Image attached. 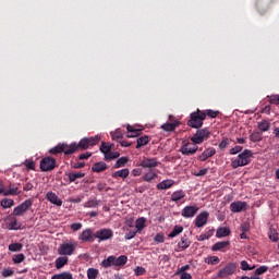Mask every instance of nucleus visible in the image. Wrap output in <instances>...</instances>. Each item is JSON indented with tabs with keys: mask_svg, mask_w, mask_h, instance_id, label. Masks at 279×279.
<instances>
[{
	"mask_svg": "<svg viewBox=\"0 0 279 279\" xmlns=\"http://www.w3.org/2000/svg\"><path fill=\"white\" fill-rule=\"evenodd\" d=\"M106 169H108V165L104 161L96 162L92 167V171H94V173H101L106 171Z\"/></svg>",
	"mask_w": 279,
	"mask_h": 279,
	"instance_id": "6ab92c4d",
	"label": "nucleus"
},
{
	"mask_svg": "<svg viewBox=\"0 0 279 279\" xmlns=\"http://www.w3.org/2000/svg\"><path fill=\"white\" fill-rule=\"evenodd\" d=\"M228 245H230L229 241L217 242L216 244L213 245L211 250L213 252H219L221 250H226Z\"/></svg>",
	"mask_w": 279,
	"mask_h": 279,
	"instance_id": "4be33fe9",
	"label": "nucleus"
},
{
	"mask_svg": "<svg viewBox=\"0 0 279 279\" xmlns=\"http://www.w3.org/2000/svg\"><path fill=\"white\" fill-rule=\"evenodd\" d=\"M138 165L143 169H149L151 171V169H156V167H158V165H160V162H158V159H156V158L143 157L140 160Z\"/></svg>",
	"mask_w": 279,
	"mask_h": 279,
	"instance_id": "6e6552de",
	"label": "nucleus"
},
{
	"mask_svg": "<svg viewBox=\"0 0 279 279\" xmlns=\"http://www.w3.org/2000/svg\"><path fill=\"white\" fill-rule=\"evenodd\" d=\"M149 143V136L145 135L137 138L136 149H141V147H145Z\"/></svg>",
	"mask_w": 279,
	"mask_h": 279,
	"instance_id": "7c9ffc66",
	"label": "nucleus"
},
{
	"mask_svg": "<svg viewBox=\"0 0 279 279\" xmlns=\"http://www.w3.org/2000/svg\"><path fill=\"white\" fill-rule=\"evenodd\" d=\"M62 153L64 154V144H59L50 149V154H53L54 156Z\"/></svg>",
	"mask_w": 279,
	"mask_h": 279,
	"instance_id": "58836bf2",
	"label": "nucleus"
},
{
	"mask_svg": "<svg viewBox=\"0 0 279 279\" xmlns=\"http://www.w3.org/2000/svg\"><path fill=\"white\" fill-rule=\"evenodd\" d=\"M181 276V279H193V276L189 272H179Z\"/></svg>",
	"mask_w": 279,
	"mask_h": 279,
	"instance_id": "774afa93",
	"label": "nucleus"
},
{
	"mask_svg": "<svg viewBox=\"0 0 279 279\" xmlns=\"http://www.w3.org/2000/svg\"><path fill=\"white\" fill-rule=\"evenodd\" d=\"M173 184H175V181H173L171 179L163 180L157 184V189H158V191H167V189H171V186H173Z\"/></svg>",
	"mask_w": 279,
	"mask_h": 279,
	"instance_id": "a211bd4d",
	"label": "nucleus"
},
{
	"mask_svg": "<svg viewBox=\"0 0 279 279\" xmlns=\"http://www.w3.org/2000/svg\"><path fill=\"white\" fill-rule=\"evenodd\" d=\"M24 165L29 171H34V169H36V163L33 160L25 161Z\"/></svg>",
	"mask_w": 279,
	"mask_h": 279,
	"instance_id": "bf43d9fd",
	"label": "nucleus"
},
{
	"mask_svg": "<svg viewBox=\"0 0 279 279\" xmlns=\"http://www.w3.org/2000/svg\"><path fill=\"white\" fill-rule=\"evenodd\" d=\"M197 149L198 147L196 143L186 142L181 146L180 151L183 156H193L197 154Z\"/></svg>",
	"mask_w": 279,
	"mask_h": 279,
	"instance_id": "423d86ee",
	"label": "nucleus"
},
{
	"mask_svg": "<svg viewBox=\"0 0 279 279\" xmlns=\"http://www.w3.org/2000/svg\"><path fill=\"white\" fill-rule=\"evenodd\" d=\"M100 151L105 156V160H117L121 154L119 151H112V145L106 142H101Z\"/></svg>",
	"mask_w": 279,
	"mask_h": 279,
	"instance_id": "20e7f679",
	"label": "nucleus"
},
{
	"mask_svg": "<svg viewBox=\"0 0 279 279\" xmlns=\"http://www.w3.org/2000/svg\"><path fill=\"white\" fill-rule=\"evenodd\" d=\"M66 263H69V257L61 256V257L56 259V268L57 269H62V267H64V265H66Z\"/></svg>",
	"mask_w": 279,
	"mask_h": 279,
	"instance_id": "cd10ccee",
	"label": "nucleus"
},
{
	"mask_svg": "<svg viewBox=\"0 0 279 279\" xmlns=\"http://www.w3.org/2000/svg\"><path fill=\"white\" fill-rule=\"evenodd\" d=\"M250 138L253 143H259V141H263V134L260 132H253Z\"/></svg>",
	"mask_w": 279,
	"mask_h": 279,
	"instance_id": "37998d69",
	"label": "nucleus"
},
{
	"mask_svg": "<svg viewBox=\"0 0 279 279\" xmlns=\"http://www.w3.org/2000/svg\"><path fill=\"white\" fill-rule=\"evenodd\" d=\"M239 151H243L242 146H234L233 148L230 149V154L234 156L235 154H239Z\"/></svg>",
	"mask_w": 279,
	"mask_h": 279,
	"instance_id": "0e129e2a",
	"label": "nucleus"
},
{
	"mask_svg": "<svg viewBox=\"0 0 279 279\" xmlns=\"http://www.w3.org/2000/svg\"><path fill=\"white\" fill-rule=\"evenodd\" d=\"M78 240L82 241L83 243H90V242H93V231L90 229L84 230L80 234Z\"/></svg>",
	"mask_w": 279,
	"mask_h": 279,
	"instance_id": "2eb2a0df",
	"label": "nucleus"
},
{
	"mask_svg": "<svg viewBox=\"0 0 279 279\" xmlns=\"http://www.w3.org/2000/svg\"><path fill=\"white\" fill-rule=\"evenodd\" d=\"M217 239H223L226 236H230V228L228 227H221L218 228L216 231Z\"/></svg>",
	"mask_w": 279,
	"mask_h": 279,
	"instance_id": "412c9836",
	"label": "nucleus"
},
{
	"mask_svg": "<svg viewBox=\"0 0 279 279\" xmlns=\"http://www.w3.org/2000/svg\"><path fill=\"white\" fill-rule=\"evenodd\" d=\"M9 230H21V225H19V220L16 218H12L8 223Z\"/></svg>",
	"mask_w": 279,
	"mask_h": 279,
	"instance_id": "473e14b6",
	"label": "nucleus"
},
{
	"mask_svg": "<svg viewBox=\"0 0 279 279\" xmlns=\"http://www.w3.org/2000/svg\"><path fill=\"white\" fill-rule=\"evenodd\" d=\"M77 146V149H88V147H90V145L88 144V140L85 137V138H82L78 144H76Z\"/></svg>",
	"mask_w": 279,
	"mask_h": 279,
	"instance_id": "79ce46f5",
	"label": "nucleus"
},
{
	"mask_svg": "<svg viewBox=\"0 0 279 279\" xmlns=\"http://www.w3.org/2000/svg\"><path fill=\"white\" fill-rule=\"evenodd\" d=\"M77 143H72V144H63V154L65 156H71V154H75L77 151Z\"/></svg>",
	"mask_w": 279,
	"mask_h": 279,
	"instance_id": "f3484780",
	"label": "nucleus"
},
{
	"mask_svg": "<svg viewBox=\"0 0 279 279\" xmlns=\"http://www.w3.org/2000/svg\"><path fill=\"white\" fill-rule=\"evenodd\" d=\"M21 250H23V244L21 243H13L9 245L10 252H21Z\"/></svg>",
	"mask_w": 279,
	"mask_h": 279,
	"instance_id": "de8ad7c7",
	"label": "nucleus"
},
{
	"mask_svg": "<svg viewBox=\"0 0 279 279\" xmlns=\"http://www.w3.org/2000/svg\"><path fill=\"white\" fill-rule=\"evenodd\" d=\"M71 230H73L74 232H77V230H82V223L81 222L72 223Z\"/></svg>",
	"mask_w": 279,
	"mask_h": 279,
	"instance_id": "69168bd1",
	"label": "nucleus"
},
{
	"mask_svg": "<svg viewBox=\"0 0 279 279\" xmlns=\"http://www.w3.org/2000/svg\"><path fill=\"white\" fill-rule=\"evenodd\" d=\"M84 175L85 174L83 172L70 173L69 180H70V182H75V180H78L80 178H84Z\"/></svg>",
	"mask_w": 279,
	"mask_h": 279,
	"instance_id": "09e8293b",
	"label": "nucleus"
},
{
	"mask_svg": "<svg viewBox=\"0 0 279 279\" xmlns=\"http://www.w3.org/2000/svg\"><path fill=\"white\" fill-rule=\"evenodd\" d=\"M268 269L269 268L267 266H260L255 270V276H262V274H267Z\"/></svg>",
	"mask_w": 279,
	"mask_h": 279,
	"instance_id": "6e6d98bb",
	"label": "nucleus"
},
{
	"mask_svg": "<svg viewBox=\"0 0 279 279\" xmlns=\"http://www.w3.org/2000/svg\"><path fill=\"white\" fill-rule=\"evenodd\" d=\"M210 137V131L208 129H201L191 137V142L196 145H202L206 138Z\"/></svg>",
	"mask_w": 279,
	"mask_h": 279,
	"instance_id": "39448f33",
	"label": "nucleus"
},
{
	"mask_svg": "<svg viewBox=\"0 0 279 279\" xmlns=\"http://www.w3.org/2000/svg\"><path fill=\"white\" fill-rule=\"evenodd\" d=\"M128 175H130V169H128V168L118 170L112 173V178H122L123 180H125V178H128Z\"/></svg>",
	"mask_w": 279,
	"mask_h": 279,
	"instance_id": "5701e85b",
	"label": "nucleus"
},
{
	"mask_svg": "<svg viewBox=\"0 0 279 279\" xmlns=\"http://www.w3.org/2000/svg\"><path fill=\"white\" fill-rule=\"evenodd\" d=\"M41 171H53L56 169V159L46 157L40 161Z\"/></svg>",
	"mask_w": 279,
	"mask_h": 279,
	"instance_id": "9d476101",
	"label": "nucleus"
},
{
	"mask_svg": "<svg viewBox=\"0 0 279 279\" xmlns=\"http://www.w3.org/2000/svg\"><path fill=\"white\" fill-rule=\"evenodd\" d=\"M184 231V228L183 227H180V226H175L172 230L171 233H169V238L170 239H173L175 236H178V234H182V232Z\"/></svg>",
	"mask_w": 279,
	"mask_h": 279,
	"instance_id": "f704fd0d",
	"label": "nucleus"
},
{
	"mask_svg": "<svg viewBox=\"0 0 279 279\" xmlns=\"http://www.w3.org/2000/svg\"><path fill=\"white\" fill-rule=\"evenodd\" d=\"M208 211H202L195 219V226L196 228H204L206 223H208Z\"/></svg>",
	"mask_w": 279,
	"mask_h": 279,
	"instance_id": "4468645a",
	"label": "nucleus"
},
{
	"mask_svg": "<svg viewBox=\"0 0 279 279\" xmlns=\"http://www.w3.org/2000/svg\"><path fill=\"white\" fill-rule=\"evenodd\" d=\"M146 269L141 267V266H137L135 269H134V274L135 276H145L146 274Z\"/></svg>",
	"mask_w": 279,
	"mask_h": 279,
	"instance_id": "4d7b16f0",
	"label": "nucleus"
},
{
	"mask_svg": "<svg viewBox=\"0 0 279 279\" xmlns=\"http://www.w3.org/2000/svg\"><path fill=\"white\" fill-rule=\"evenodd\" d=\"M2 276H3V278H10V276H14V270H12V269H4L2 271Z\"/></svg>",
	"mask_w": 279,
	"mask_h": 279,
	"instance_id": "e2e57ef3",
	"label": "nucleus"
},
{
	"mask_svg": "<svg viewBox=\"0 0 279 279\" xmlns=\"http://www.w3.org/2000/svg\"><path fill=\"white\" fill-rule=\"evenodd\" d=\"M230 210L231 213H245L247 210V203L241 201L233 202L230 205Z\"/></svg>",
	"mask_w": 279,
	"mask_h": 279,
	"instance_id": "ddd939ff",
	"label": "nucleus"
},
{
	"mask_svg": "<svg viewBox=\"0 0 279 279\" xmlns=\"http://www.w3.org/2000/svg\"><path fill=\"white\" fill-rule=\"evenodd\" d=\"M184 197H186V194L184 193V191L180 190V191L174 192L171 195V201L172 202H180V199H184Z\"/></svg>",
	"mask_w": 279,
	"mask_h": 279,
	"instance_id": "a878e982",
	"label": "nucleus"
},
{
	"mask_svg": "<svg viewBox=\"0 0 279 279\" xmlns=\"http://www.w3.org/2000/svg\"><path fill=\"white\" fill-rule=\"evenodd\" d=\"M77 250V242L66 241L58 247L59 256H73Z\"/></svg>",
	"mask_w": 279,
	"mask_h": 279,
	"instance_id": "7ed1b4c3",
	"label": "nucleus"
},
{
	"mask_svg": "<svg viewBox=\"0 0 279 279\" xmlns=\"http://www.w3.org/2000/svg\"><path fill=\"white\" fill-rule=\"evenodd\" d=\"M145 221H146L145 218H140L135 221V227H136L137 232H141V230H143L145 228Z\"/></svg>",
	"mask_w": 279,
	"mask_h": 279,
	"instance_id": "49530a36",
	"label": "nucleus"
},
{
	"mask_svg": "<svg viewBox=\"0 0 279 279\" xmlns=\"http://www.w3.org/2000/svg\"><path fill=\"white\" fill-rule=\"evenodd\" d=\"M0 206H2V208H12V206H14V199L4 198L0 202Z\"/></svg>",
	"mask_w": 279,
	"mask_h": 279,
	"instance_id": "c9c22d12",
	"label": "nucleus"
},
{
	"mask_svg": "<svg viewBox=\"0 0 279 279\" xmlns=\"http://www.w3.org/2000/svg\"><path fill=\"white\" fill-rule=\"evenodd\" d=\"M46 199H48V202H50V204H53L54 206H62V201L53 192H48L46 194Z\"/></svg>",
	"mask_w": 279,
	"mask_h": 279,
	"instance_id": "dca6fc26",
	"label": "nucleus"
},
{
	"mask_svg": "<svg viewBox=\"0 0 279 279\" xmlns=\"http://www.w3.org/2000/svg\"><path fill=\"white\" fill-rule=\"evenodd\" d=\"M236 271V264L231 263L225 266L218 272V278H228V276H232Z\"/></svg>",
	"mask_w": 279,
	"mask_h": 279,
	"instance_id": "1a4fd4ad",
	"label": "nucleus"
},
{
	"mask_svg": "<svg viewBox=\"0 0 279 279\" xmlns=\"http://www.w3.org/2000/svg\"><path fill=\"white\" fill-rule=\"evenodd\" d=\"M128 263V256L121 255L116 258V267H123Z\"/></svg>",
	"mask_w": 279,
	"mask_h": 279,
	"instance_id": "a19ab883",
	"label": "nucleus"
},
{
	"mask_svg": "<svg viewBox=\"0 0 279 279\" xmlns=\"http://www.w3.org/2000/svg\"><path fill=\"white\" fill-rule=\"evenodd\" d=\"M269 128L271 126L268 121H262L258 123V130H260V132H269Z\"/></svg>",
	"mask_w": 279,
	"mask_h": 279,
	"instance_id": "c03bdc74",
	"label": "nucleus"
},
{
	"mask_svg": "<svg viewBox=\"0 0 279 279\" xmlns=\"http://www.w3.org/2000/svg\"><path fill=\"white\" fill-rule=\"evenodd\" d=\"M241 269H242V271H252L254 269V266L250 267V264H247V262L242 260L241 262Z\"/></svg>",
	"mask_w": 279,
	"mask_h": 279,
	"instance_id": "5fc2aeb1",
	"label": "nucleus"
},
{
	"mask_svg": "<svg viewBox=\"0 0 279 279\" xmlns=\"http://www.w3.org/2000/svg\"><path fill=\"white\" fill-rule=\"evenodd\" d=\"M158 178V174L150 170L149 172H146L143 177L144 182H151V180H156Z\"/></svg>",
	"mask_w": 279,
	"mask_h": 279,
	"instance_id": "c85d7f7f",
	"label": "nucleus"
},
{
	"mask_svg": "<svg viewBox=\"0 0 279 279\" xmlns=\"http://www.w3.org/2000/svg\"><path fill=\"white\" fill-rule=\"evenodd\" d=\"M190 245L191 241H189V238L186 236L181 238L180 242L178 243V247H180V250H186L190 247Z\"/></svg>",
	"mask_w": 279,
	"mask_h": 279,
	"instance_id": "c756f323",
	"label": "nucleus"
},
{
	"mask_svg": "<svg viewBox=\"0 0 279 279\" xmlns=\"http://www.w3.org/2000/svg\"><path fill=\"white\" fill-rule=\"evenodd\" d=\"M112 265L117 266V257L111 255L107 259L102 260V267H112Z\"/></svg>",
	"mask_w": 279,
	"mask_h": 279,
	"instance_id": "bb28decb",
	"label": "nucleus"
},
{
	"mask_svg": "<svg viewBox=\"0 0 279 279\" xmlns=\"http://www.w3.org/2000/svg\"><path fill=\"white\" fill-rule=\"evenodd\" d=\"M199 211V207L193 205V206H186L182 209L181 215L182 217H185V219H191L197 215Z\"/></svg>",
	"mask_w": 279,
	"mask_h": 279,
	"instance_id": "f8f14e48",
	"label": "nucleus"
},
{
	"mask_svg": "<svg viewBox=\"0 0 279 279\" xmlns=\"http://www.w3.org/2000/svg\"><path fill=\"white\" fill-rule=\"evenodd\" d=\"M211 156H215V149L214 148H207L201 156L199 160L204 162V160H208V158H211Z\"/></svg>",
	"mask_w": 279,
	"mask_h": 279,
	"instance_id": "b1692460",
	"label": "nucleus"
},
{
	"mask_svg": "<svg viewBox=\"0 0 279 279\" xmlns=\"http://www.w3.org/2000/svg\"><path fill=\"white\" fill-rule=\"evenodd\" d=\"M99 277V270L97 268H88L87 269V278L88 279H97Z\"/></svg>",
	"mask_w": 279,
	"mask_h": 279,
	"instance_id": "72a5a7b5",
	"label": "nucleus"
},
{
	"mask_svg": "<svg viewBox=\"0 0 279 279\" xmlns=\"http://www.w3.org/2000/svg\"><path fill=\"white\" fill-rule=\"evenodd\" d=\"M213 234H215V231L209 230V231H207L206 233L201 234V235L198 236V241H207V239H210V236H213Z\"/></svg>",
	"mask_w": 279,
	"mask_h": 279,
	"instance_id": "603ef678",
	"label": "nucleus"
},
{
	"mask_svg": "<svg viewBox=\"0 0 279 279\" xmlns=\"http://www.w3.org/2000/svg\"><path fill=\"white\" fill-rule=\"evenodd\" d=\"M51 279H73V275L71 272H61L52 276Z\"/></svg>",
	"mask_w": 279,
	"mask_h": 279,
	"instance_id": "4c0bfd02",
	"label": "nucleus"
},
{
	"mask_svg": "<svg viewBox=\"0 0 279 279\" xmlns=\"http://www.w3.org/2000/svg\"><path fill=\"white\" fill-rule=\"evenodd\" d=\"M130 162L129 157H121L120 159L117 160L114 168L116 169H121V167H125Z\"/></svg>",
	"mask_w": 279,
	"mask_h": 279,
	"instance_id": "2f4dec72",
	"label": "nucleus"
},
{
	"mask_svg": "<svg viewBox=\"0 0 279 279\" xmlns=\"http://www.w3.org/2000/svg\"><path fill=\"white\" fill-rule=\"evenodd\" d=\"M5 196L8 195H19V187H13L10 190H7V193H4Z\"/></svg>",
	"mask_w": 279,
	"mask_h": 279,
	"instance_id": "680f3d73",
	"label": "nucleus"
},
{
	"mask_svg": "<svg viewBox=\"0 0 279 279\" xmlns=\"http://www.w3.org/2000/svg\"><path fill=\"white\" fill-rule=\"evenodd\" d=\"M208 265H217L219 263V257L217 256H210L207 258Z\"/></svg>",
	"mask_w": 279,
	"mask_h": 279,
	"instance_id": "052dcab7",
	"label": "nucleus"
},
{
	"mask_svg": "<svg viewBox=\"0 0 279 279\" xmlns=\"http://www.w3.org/2000/svg\"><path fill=\"white\" fill-rule=\"evenodd\" d=\"M269 104H272L274 106H279V95H271L269 97Z\"/></svg>",
	"mask_w": 279,
	"mask_h": 279,
	"instance_id": "13d9d810",
	"label": "nucleus"
},
{
	"mask_svg": "<svg viewBox=\"0 0 279 279\" xmlns=\"http://www.w3.org/2000/svg\"><path fill=\"white\" fill-rule=\"evenodd\" d=\"M268 236L270 239V241H272L274 243H276L278 241V231H276V229H270Z\"/></svg>",
	"mask_w": 279,
	"mask_h": 279,
	"instance_id": "8fccbe9b",
	"label": "nucleus"
},
{
	"mask_svg": "<svg viewBox=\"0 0 279 279\" xmlns=\"http://www.w3.org/2000/svg\"><path fill=\"white\" fill-rule=\"evenodd\" d=\"M114 236V232L111 229H100L96 231L95 238L100 241H108V239H112Z\"/></svg>",
	"mask_w": 279,
	"mask_h": 279,
	"instance_id": "9b49d317",
	"label": "nucleus"
},
{
	"mask_svg": "<svg viewBox=\"0 0 279 279\" xmlns=\"http://www.w3.org/2000/svg\"><path fill=\"white\" fill-rule=\"evenodd\" d=\"M178 125H180V122L174 121L172 123H165L161 125V129L165 130V132H173L175 130V128H178Z\"/></svg>",
	"mask_w": 279,
	"mask_h": 279,
	"instance_id": "393cba45",
	"label": "nucleus"
},
{
	"mask_svg": "<svg viewBox=\"0 0 279 279\" xmlns=\"http://www.w3.org/2000/svg\"><path fill=\"white\" fill-rule=\"evenodd\" d=\"M85 208H97L99 206V201L97 199H92L85 203Z\"/></svg>",
	"mask_w": 279,
	"mask_h": 279,
	"instance_id": "864d4df0",
	"label": "nucleus"
},
{
	"mask_svg": "<svg viewBox=\"0 0 279 279\" xmlns=\"http://www.w3.org/2000/svg\"><path fill=\"white\" fill-rule=\"evenodd\" d=\"M12 260L13 263H15V265H19L23 263V260H25V254L21 253V254L14 255Z\"/></svg>",
	"mask_w": 279,
	"mask_h": 279,
	"instance_id": "3c124183",
	"label": "nucleus"
},
{
	"mask_svg": "<svg viewBox=\"0 0 279 279\" xmlns=\"http://www.w3.org/2000/svg\"><path fill=\"white\" fill-rule=\"evenodd\" d=\"M252 150L245 149L242 154L238 156L236 159L231 161L232 169H239V167H246V165L252 161Z\"/></svg>",
	"mask_w": 279,
	"mask_h": 279,
	"instance_id": "f03ea898",
	"label": "nucleus"
},
{
	"mask_svg": "<svg viewBox=\"0 0 279 279\" xmlns=\"http://www.w3.org/2000/svg\"><path fill=\"white\" fill-rule=\"evenodd\" d=\"M203 113L205 114V119L206 117H209V119H217V117L219 116V111H215L213 109H207L203 111Z\"/></svg>",
	"mask_w": 279,
	"mask_h": 279,
	"instance_id": "ea45409f",
	"label": "nucleus"
},
{
	"mask_svg": "<svg viewBox=\"0 0 279 279\" xmlns=\"http://www.w3.org/2000/svg\"><path fill=\"white\" fill-rule=\"evenodd\" d=\"M110 136H111L112 141H119V140L123 138V133L121 132V130L118 129V130L111 132Z\"/></svg>",
	"mask_w": 279,
	"mask_h": 279,
	"instance_id": "a18cd8bd",
	"label": "nucleus"
},
{
	"mask_svg": "<svg viewBox=\"0 0 279 279\" xmlns=\"http://www.w3.org/2000/svg\"><path fill=\"white\" fill-rule=\"evenodd\" d=\"M86 138L89 147H95V145H97L99 141H101V137L99 135L86 137Z\"/></svg>",
	"mask_w": 279,
	"mask_h": 279,
	"instance_id": "e433bc0d",
	"label": "nucleus"
},
{
	"mask_svg": "<svg viewBox=\"0 0 279 279\" xmlns=\"http://www.w3.org/2000/svg\"><path fill=\"white\" fill-rule=\"evenodd\" d=\"M134 236H136V231L134 230L125 234L126 241H130V239H134Z\"/></svg>",
	"mask_w": 279,
	"mask_h": 279,
	"instance_id": "338daca9",
	"label": "nucleus"
},
{
	"mask_svg": "<svg viewBox=\"0 0 279 279\" xmlns=\"http://www.w3.org/2000/svg\"><path fill=\"white\" fill-rule=\"evenodd\" d=\"M204 121H206V113L197 109L196 111L190 114V120L187 121V125L189 128H194L195 130H199V128L204 125Z\"/></svg>",
	"mask_w": 279,
	"mask_h": 279,
	"instance_id": "f257e3e1",
	"label": "nucleus"
},
{
	"mask_svg": "<svg viewBox=\"0 0 279 279\" xmlns=\"http://www.w3.org/2000/svg\"><path fill=\"white\" fill-rule=\"evenodd\" d=\"M128 138H136V136H141V129H136V126L128 125Z\"/></svg>",
	"mask_w": 279,
	"mask_h": 279,
	"instance_id": "aec40b11",
	"label": "nucleus"
},
{
	"mask_svg": "<svg viewBox=\"0 0 279 279\" xmlns=\"http://www.w3.org/2000/svg\"><path fill=\"white\" fill-rule=\"evenodd\" d=\"M32 199H26L25 202H23L21 205H19L17 207H15L13 209V215L15 217H21L23 215H25L27 213V210H29L32 208Z\"/></svg>",
	"mask_w": 279,
	"mask_h": 279,
	"instance_id": "0eeeda50",
	"label": "nucleus"
}]
</instances>
